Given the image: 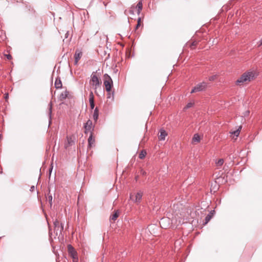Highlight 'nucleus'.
I'll return each mask as SVG.
<instances>
[{"instance_id":"32","label":"nucleus","mask_w":262,"mask_h":262,"mask_svg":"<svg viewBox=\"0 0 262 262\" xmlns=\"http://www.w3.org/2000/svg\"><path fill=\"white\" fill-rule=\"evenodd\" d=\"M73 258V262H78V256L76 257H74Z\"/></svg>"},{"instance_id":"13","label":"nucleus","mask_w":262,"mask_h":262,"mask_svg":"<svg viewBox=\"0 0 262 262\" xmlns=\"http://www.w3.org/2000/svg\"><path fill=\"white\" fill-rule=\"evenodd\" d=\"M98 117H99V110H98V108L97 107H96L94 109V113L93 114V119L95 121V122H96L97 121Z\"/></svg>"},{"instance_id":"20","label":"nucleus","mask_w":262,"mask_h":262,"mask_svg":"<svg viewBox=\"0 0 262 262\" xmlns=\"http://www.w3.org/2000/svg\"><path fill=\"white\" fill-rule=\"evenodd\" d=\"M192 141L194 142H199L200 141V136L197 134H194L192 138Z\"/></svg>"},{"instance_id":"14","label":"nucleus","mask_w":262,"mask_h":262,"mask_svg":"<svg viewBox=\"0 0 262 262\" xmlns=\"http://www.w3.org/2000/svg\"><path fill=\"white\" fill-rule=\"evenodd\" d=\"M215 211L214 210H211L209 213L205 217V224H207L212 218V216L214 214Z\"/></svg>"},{"instance_id":"28","label":"nucleus","mask_w":262,"mask_h":262,"mask_svg":"<svg viewBox=\"0 0 262 262\" xmlns=\"http://www.w3.org/2000/svg\"><path fill=\"white\" fill-rule=\"evenodd\" d=\"M224 163V160L223 159H220L216 161V164L217 166H221L223 165Z\"/></svg>"},{"instance_id":"29","label":"nucleus","mask_w":262,"mask_h":262,"mask_svg":"<svg viewBox=\"0 0 262 262\" xmlns=\"http://www.w3.org/2000/svg\"><path fill=\"white\" fill-rule=\"evenodd\" d=\"M193 105V103L189 102L185 106L184 109L186 110L191 107Z\"/></svg>"},{"instance_id":"38","label":"nucleus","mask_w":262,"mask_h":262,"mask_svg":"<svg viewBox=\"0 0 262 262\" xmlns=\"http://www.w3.org/2000/svg\"><path fill=\"white\" fill-rule=\"evenodd\" d=\"M141 17H139V18H138L137 22H139V24H140V23H141Z\"/></svg>"},{"instance_id":"26","label":"nucleus","mask_w":262,"mask_h":262,"mask_svg":"<svg viewBox=\"0 0 262 262\" xmlns=\"http://www.w3.org/2000/svg\"><path fill=\"white\" fill-rule=\"evenodd\" d=\"M53 224H54V227H58V226H61V225H63V224H62V223H60L57 219H55L54 221H53Z\"/></svg>"},{"instance_id":"16","label":"nucleus","mask_w":262,"mask_h":262,"mask_svg":"<svg viewBox=\"0 0 262 262\" xmlns=\"http://www.w3.org/2000/svg\"><path fill=\"white\" fill-rule=\"evenodd\" d=\"M135 8L137 9V14L139 15L140 14L141 11L142 9V1H139L136 6Z\"/></svg>"},{"instance_id":"25","label":"nucleus","mask_w":262,"mask_h":262,"mask_svg":"<svg viewBox=\"0 0 262 262\" xmlns=\"http://www.w3.org/2000/svg\"><path fill=\"white\" fill-rule=\"evenodd\" d=\"M146 155V152L144 150H142L139 155V158L140 159H143L145 158Z\"/></svg>"},{"instance_id":"36","label":"nucleus","mask_w":262,"mask_h":262,"mask_svg":"<svg viewBox=\"0 0 262 262\" xmlns=\"http://www.w3.org/2000/svg\"><path fill=\"white\" fill-rule=\"evenodd\" d=\"M141 25V24H139V22H137V24L136 26V29H137Z\"/></svg>"},{"instance_id":"2","label":"nucleus","mask_w":262,"mask_h":262,"mask_svg":"<svg viewBox=\"0 0 262 262\" xmlns=\"http://www.w3.org/2000/svg\"><path fill=\"white\" fill-rule=\"evenodd\" d=\"M90 83L93 86L94 89L96 90L100 86L101 81L96 74V72H93L91 76Z\"/></svg>"},{"instance_id":"17","label":"nucleus","mask_w":262,"mask_h":262,"mask_svg":"<svg viewBox=\"0 0 262 262\" xmlns=\"http://www.w3.org/2000/svg\"><path fill=\"white\" fill-rule=\"evenodd\" d=\"M134 9L135 7L134 6H132L128 11L125 10L124 13L125 14H127V13H128L129 14L133 15L134 14Z\"/></svg>"},{"instance_id":"15","label":"nucleus","mask_w":262,"mask_h":262,"mask_svg":"<svg viewBox=\"0 0 262 262\" xmlns=\"http://www.w3.org/2000/svg\"><path fill=\"white\" fill-rule=\"evenodd\" d=\"M62 83L59 78L56 79L55 81V87L56 89H60L62 88Z\"/></svg>"},{"instance_id":"43","label":"nucleus","mask_w":262,"mask_h":262,"mask_svg":"<svg viewBox=\"0 0 262 262\" xmlns=\"http://www.w3.org/2000/svg\"><path fill=\"white\" fill-rule=\"evenodd\" d=\"M109 57H110V55L108 54V56H107V57H106V58H109Z\"/></svg>"},{"instance_id":"35","label":"nucleus","mask_w":262,"mask_h":262,"mask_svg":"<svg viewBox=\"0 0 262 262\" xmlns=\"http://www.w3.org/2000/svg\"><path fill=\"white\" fill-rule=\"evenodd\" d=\"M69 31H67V32H66V33L65 34V36H64V37H65L66 38H67L68 37V36H69Z\"/></svg>"},{"instance_id":"10","label":"nucleus","mask_w":262,"mask_h":262,"mask_svg":"<svg viewBox=\"0 0 262 262\" xmlns=\"http://www.w3.org/2000/svg\"><path fill=\"white\" fill-rule=\"evenodd\" d=\"M69 94V92L67 90H66L65 91L62 92L60 94V95L58 97V99L60 101H62V100H64L65 99H66L68 97Z\"/></svg>"},{"instance_id":"22","label":"nucleus","mask_w":262,"mask_h":262,"mask_svg":"<svg viewBox=\"0 0 262 262\" xmlns=\"http://www.w3.org/2000/svg\"><path fill=\"white\" fill-rule=\"evenodd\" d=\"M48 201L50 205V207L52 206V200H53V198H52V194H50V191L49 190V193L48 194Z\"/></svg>"},{"instance_id":"1","label":"nucleus","mask_w":262,"mask_h":262,"mask_svg":"<svg viewBox=\"0 0 262 262\" xmlns=\"http://www.w3.org/2000/svg\"><path fill=\"white\" fill-rule=\"evenodd\" d=\"M255 78V73L252 71L247 72L243 73L236 81L237 85H241L244 82H249Z\"/></svg>"},{"instance_id":"31","label":"nucleus","mask_w":262,"mask_h":262,"mask_svg":"<svg viewBox=\"0 0 262 262\" xmlns=\"http://www.w3.org/2000/svg\"><path fill=\"white\" fill-rule=\"evenodd\" d=\"M216 78V75L211 76L209 77V81H213Z\"/></svg>"},{"instance_id":"19","label":"nucleus","mask_w":262,"mask_h":262,"mask_svg":"<svg viewBox=\"0 0 262 262\" xmlns=\"http://www.w3.org/2000/svg\"><path fill=\"white\" fill-rule=\"evenodd\" d=\"M52 110V102H50L49 104V114H48L50 120L51 119Z\"/></svg>"},{"instance_id":"27","label":"nucleus","mask_w":262,"mask_h":262,"mask_svg":"<svg viewBox=\"0 0 262 262\" xmlns=\"http://www.w3.org/2000/svg\"><path fill=\"white\" fill-rule=\"evenodd\" d=\"M94 102V96L92 91H91L89 94V102Z\"/></svg>"},{"instance_id":"33","label":"nucleus","mask_w":262,"mask_h":262,"mask_svg":"<svg viewBox=\"0 0 262 262\" xmlns=\"http://www.w3.org/2000/svg\"><path fill=\"white\" fill-rule=\"evenodd\" d=\"M7 58L9 60H10L12 59V56L10 54H7L6 55Z\"/></svg>"},{"instance_id":"21","label":"nucleus","mask_w":262,"mask_h":262,"mask_svg":"<svg viewBox=\"0 0 262 262\" xmlns=\"http://www.w3.org/2000/svg\"><path fill=\"white\" fill-rule=\"evenodd\" d=\"M107 93H108L107 95V98L111 99L112 100H114V92L112 93L111 91H110V92H107Z\"/></svg>"},{"instance_id":"7","label":"nucleus","mask_w":262,"mask_h":262,"mask_svg":"<svg viewBox=\"0 0 262 262\" xmlns=\"http://www.w3.org/2000/svg\"><path fill=\"white\" fill-rule=\"evenodd\" d=\"M82 52L80 50L77 49L74 54L75 61L74 64L77 65L79 60L81 58Z\"/></svg>"},{"instance_id":"42","label":"nucleus","mask_w":262,"mask_h":262,"mask_svg":"<svg viewBox=\"0 0 262 262\" xmlns=\"http://www.w3.org/2000/svg\"><path fill=\"white\" fill-rule=\"evenodd\" d=\"M166 219L162 218V220H161V221H163V220H166Z\"/></svg>"},{"instance_id":"24","label":"nucleus","mask_w":262,"mask_h":262,"mask_svg":"<svg viewBox=\"0 0 262 262\" xmlns=\"http://www.w3.org/2000/svg\"><path fill=\"white\" fill-rule=\"evenodd\" d=\"M67 142L68 146H71L72 145L74 142L72 139V138L71 137H67Z\"/></svg>"},{"instance_id":"34","label":"nucleus","mask_w":262,"mask_h":262,"mask_svg":"<svg viewBox=\"0 0 262 262\" xmlns=\"http://www.w3.org/2000/svg\"><path fill=\"white\" fill-rule=\"evenodd\" d=\"M34 190H35V186H32L30 187V191H31V192H33V191H34Z\"/></svg>"},{"instance_id":"6","label":"nucleus","mask_w":262,"mask_h":262,"mask_svg":"<svg viewBox=\"0 0 262 262\" xmlns=\"http://www.w3.org/2000/svg\"><path fill=\"white\" fill-rule=\"evenodd\" d=\"M84 127L85 133L90 132L91 134L94 130V126L93 125L92 121L91 120H88L84 124Z\"/></svg>"},{"instance_id":"12","label":"nucleus","mask_w":262,"mask_h":262,"mask_svg":"<svg viewBox=\"0 0 262 262\" xmlns=\"http://www.w3.org/2000/svg\"><path fill=\"white\" fill-rule=\"evenodd\" d=\"M95 139L93 137V132H91L88 138V146L91 147L95 143Z\"/></svg>"},{"instance_id":"23","label":"nucleus","mask_w":262,"mask_h":262,"mask_svg":"<svg viewBox=\"0 0 262 262\" xmlns=\"http://www.w3.org/2000/svg\"><path fill=\"white\" fill-rule=\"evenodd\" d=\"M119 216V212L116 211L111 216V219L115 221L117 219V218Z\"/></svg>"},{"instance_id":"39","label":"nucleus","mask_w":262,"mask_h":262,"mask_svg":"<svg viewBox=\"0 0 262 262\" xmlns=\"http://www.w3.org/2000/svg\"><path fill=\"white\" fill-rule=\"evenodd\" d=\"M5 99H8V94H7L5 95Z\"/></svg>"},{"instance_id":"5","label":"nucleus","mask_w":262,"mask_h":262,"mask_svg":"<svg viewBox=\"0 0 262 262\" xmlns=\"http://www.w3.org/2000/svg\"><path fill=\"white\" fill-rule=\"evenodd\" d=\"M143 193L141 191L138 192L135 194H130V199L135 203H140L142 197Z\"/></svg>"},{"instance_id":"41","label":"nucleus","mask_w":262,"mask_h":262,"mask_svg":"<svg viewBox=\"0 0 262 262\" xmlns=\"http://www.w3.org/2000/svg\"><path fill=\"white\" fill-rule=\"evenodd\" d=\"M195 43L194 42H193L191 44V46H195Z\"/></svg>"},{"instance_id":"40","label":"nucleus","mask_w":262,"mask_h":262,"mask_svg":"<svg viewBox=\"0 0 262 262\" xmlns=\"http://www.w3.org/2000/svg\"><path fill=\"white\" fill-rule=\"evenodd\" d=\"M260 43L259 46H262V39L259 41Z\"/></svg>"},{"instance_id":"8","label":"nucleus","mask_w":262,"mask_h":262,"mask_svg":"<svg viewBox=\"0 0 262 262\" xmlns=\"http://www.w3.org/2000/svg\"><path fill=\"white\" fill-rule=\"evenodd\" d=\"M68 250L72 258L77 256V253L72 245H68Z\"/></svg>"},{"instance_id":"37","label":"nucleus","mask_w":262,"mask_h":262,"mask_svg":"<svg viewBox=\"0 0 262 262\" xmlns=\"http://www.w3.org/2000/svg\"><path fill=\"white\" fill-rule=\"evenodd\" d=\"M52 169H53V166H51V167L49 169V174H50V175L51 174V172L52 171Z\"/></svg>"},{"instance_id":"4","label":"nucleus","mask_w":262,"mask_h":262,"mask_svg":"<svg viewBox=\"0 0 262 262\" xmlns=\"http://www.w3.org/2000/svg\"><path fill=\"white\" fill-rule=\"evenodd\" d=\"M207 84L205 82H202L196 85L191 90V93L202 92L206 90Z\"/></svg>"},{"instance_id":"3","label":"nucleus","mask_w":262,"mask_h":262,"mask_svg":"<svg viewBox=\"0 0 262 262\" xmlns=\"http://www.w3.org/2000/svg\"><path fill=\"white\" fill-rule=\"evenodd\" d=\"M105 80L104 81V85H105V89L107 92H110L111 91L112 86L113 85V81L111 77L107 74L104 75Z\"/></svg>"},{"instance_id":"18","label":"nucleus","mask_w":262,"mask_h":262,"mask_svg":"<svg viewBox=\"0 0 262 262\" xmlns=\"http://www.w3.org/2000/svg\"><path fill=\"white\" fill-rule=\"evenodd\" d=\"M242 129V126H240L238 129H237L235 131H233L232 132H231V133L232 134H233L236 137H238L239 134V133H240V131H241V129Z\"/></svg>"},{"instance_id":"11","label":"nucleus","mask_w":262,"mask_h":262,"mask_svg":"<svg viewBox=\"0 0 262 262\" xmlns=\"http://www.w3.org/2000/svg\"><path fill=\"white\" fill-rule=\"evenodd\" d=\"M167 136V134L164 129H161L160 130V135L159 136V138L160 140H161V141L165 140V137Z\"/></svg>"},{"instance_id":"9","label":"nucleus","mask_w":262,"mask_h":262,"mask_svg":"<svg viewBox=\"0 0 262 262\" xmlns=\"http://www.w3.org/2000/svg\"><path fill=\"white\" fill-rule=\"evenodd\" d=\"M63 230V225L58 226V227H54V233L56 236L59 237L62 236V232Z\"/></svg>"},{"instance_id":"30","label":"nucleus","mask_w":262,"mask_h":262,"mask_svg":"<svg viewBox=\"0 0 262 262\" xmlns=\"http://www.w3.org/2000/svg\"><path fill=\"white\" fill-rule=\"evenodd\" d=\"M90 107L91 110H93L95 107V103L94 102H90Z\"/></svg>"}]
</instances>
